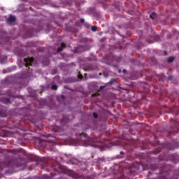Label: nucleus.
Instances as JSON below:
<instances>
[{
    "label": "nucleus",
    "instance_id": "ddd939ff",
    "mask_svg": "<svg viewBox=\"0 0 179 179\" xmlns=\"http://www.w3.org/2000/svg\"><path fill=\"white\" fill-rule=\"evenodd\" d=\"M65 43H62L61 46L56 50V52H61L65 48Z\"/></svg>",
    "mask_w": 179,
    "mask_h": 179
},
{
    "label": "nucleus",
    "instance_id": "dca6fc26",
    "mask_svg": "<svg viewBox=\"0 0 179 179\" xmlns=\"http://www.w3.org/2000/svg\"><path fill=\"white\" fill-rule=\"evenodd\" d=\"M156 17V13H152L151 15H150V19H155Z\"/></svg>",
    "mask_w": 179,
    "mask_h": 179
},
{
    "label": "nucleus",
    "instance_id": "f03ea898",
    "mask_svg": "<svg viewBox=\"0 0 179 179\" xmlns=\"http://www.w3.org/2000/svg\"><path fill=\"white\" fill-rule=\"evenodd\" d=\"M51 170H52L53 171H55V173H59V172H62V173H67L68 176L69 177H71V178L73 179H80L82 178V175H79V173L75 172V171L73 170H66V168H65V166L59 164H57L55 165V166H50Z\"/></svg>",
    "mask_w": 179,
    "mask_h": 179
},
{
    "label": "nucleus",
    "instance_id": "4468645a",
    "mask_svg": "<svg viewBox=\"0 0 179 179\" xmlns=\"http://www.w3.org/2000/svg\"><path fill=\"white\" fill-rule=\"evenodd\" d=\"M52 177H54V175H52L51 176L48 175H43L39 179H52Z\"/></svg>",
    "mask_w": 179,
    "mask_h": 179
},
{
    "label": "nucleus",
    "instance_id": "c9c22d12",
    "mask_svg": "<svg viewBox=\"0 0 179 179\" xmlns=\"http://www.w3.org/2000/svg\"><path fill=\"white\" fill-rule=\"evenodd\" d=\"M119 159H121V157H120Z\"/></svg>",
    "mask_w": 179,
    "mask_h": 179
},
{
    "label": "nucleus",
    "instance_id": "9d476101",
    "mask_svg": "<svg viewBox=\"0 0 179 179\" xmlns=\"http://www.w3.org/2000/svg\"><path fill=\"white\" fill-rule=\"evenodd\" d=\"M0 101L3 104H10V99H9V98H6V97L0 98Z\"/></svg>",
    "mask_w": 179,
    "mask_h": 179
},
{
    "label": "nucleus",
    "instance_id": "5701e85b",
    "mask_svg": "<svg viewBox=\"0 0 179 179\" xmlns=\"http://www.w3.org/2000/svg\"><path fill=\"white\" fill-rule=\"evenodd\" d=\"M44 65H48L50 64V60L49 59H46L45 62H43Z\"/></svg>",
    "mask_w": 179,
    "mask_h": 179
},
{
    "label": "nucleus",
    "instance_id": "20e7f679",
    "mask_svg": "<svg viewBox=\"0 0 179 179\" xmlns=\"http://www.w3.org/2000/svg\"><path fill=\"white\" fill-rule=\"evenodd\" d=\"M34 61V58L33 57L25 58L24 59V65L27 68H29V66H31Z\"/></svg>",
    "mask_w": 179,
    "mask_h": 179
},
{
    "label": "nucleus",
    "instance_id": "39448f33",
    "mask_svg": "<svg viewBox=\"0 0 179 179\" xmlns=\"http://www.w3.org/2000/svg\"><path fill=\"white\" fill-rule=\"evenodd\" d=\"M29 110L27 108H22L19 110V115L23 117H29Z\"/></svg>",
    "mask_w": 179,
    "mask_h": 179
},
{
    "label": "nucleus",
    "instance_id": "6e6552de",
    "mask_svg": "<svg viewBox=\"0 0 179 179\" xmlns=\"http://www.w3.org/2000/svg\"><path fill=\"white\" fill-rule=\"evenodd\" d=\"M16 92V90L10 89L8 91L6 92V94L7 96H8V97H17L15 95V93Z\"/></svg>",
    "mask_w": 179,
    "mask_h": 179
},
{
    "label": "nucleus",
    "instance_id": "bb28decb",
    "mask_svg": "<svg viewBox=\"0 0 179 179\" xmlns=\"http://www.w3.org/2000/svg\"><path fill=\"white\" fill-rule=\"evenodd\" d=\"M61 99H63V100H65V96L62 95V96H61Z\"/></svg>",
    "mask_w": 179,
    "mask_h": 179
},
{
    "label": "nucleus",
    "instance_id": "f704fd0d",
    "mask_svg": "<svg viewBox=\"0 0 179 179\" xmlns=\"http://www.w3.org/2000/svg\"><path fill=\"white\" fill-rule=\"evenodd\" d=\"M33 96H34V97H36V94H34Z\"/></svg>",
    "mask_w": 179,
    "mask_h": 179
},
{
    "label": "nucleus",
    "instance_id": "f257e3e1",
    "mask_svg": "<svg viewBox=\"0 0 179 179\" xmlns=\"http://www.w3.org/2000/svg\"><path fill=\"white\" fill-rule=\"evenodd\" d=\"M79 138L77 139V143L82 146H93L96 147L97 142H100V139L97 137L90 138L87 134L81 133L76 134Z\"/></svg>",
    "mask_w": 179,
    "mask_h": 179
},
{
    "label": "nucleus",
    "instance_id": "423d86ee",
    "mask_svg": "<svg viewBox=\"0 0 179 179\" xmlns=\"http://www.w3.org/2000/svg\"><path fill=\"white\" fill-rule=\"evenodd\" d=\"M0 117H8V109L6 107L0 106Z\"/></svg>",
    "mask_w": 179,
    "mask_h": 179
},
{
    "label": "nucleus",
    "instance_id": "cd10ccee",
    "mask_svg": "<svg viewBox=\"0 0 179 179\" xmlns=\"http://www.w3.org/2000/svg\"><path fill=\"white\" fill-rule=\"evenodd\" d=\"M103 89H104V86H101V87H100V90H103Z\"/></svg>",
    "mask_w": 179,
    "mask_h": 179
},
{
    "label": "nucleus",
    "instance_id": "393cba45",
    "mask_svg": "<svg viewBox=\"0 0 179 179\" xmlns=\"http://www.w3.org/2000/svg\"><path fill=\"white\" fill-rule=\"evenodd\" d=\"M80 23H85V19L82 18L80 20Z\"/></svg>",
    "mask_w": 179,
    "mask_h": 179
},
{
    "label": "nucleus",
    "instance_id": "1a4fd4ad",
    "mask_svg": "<svg viewBox=\"0 0 179 179\" xmlns=\"http://www.w3.org/2000/svg\"><path fill=\"white\" fill-rule=\"evenodd\" d=\"M69 122V118L68 116H64L63 118L60 120L61 125L64 126L65 124Z\"/></svg>",
    "mask_w": 179,
    "mask_h": 179
},
{
    "label": "nucleus",
    "instance_id": "c756f323",
    "mask_svg": "<svg viewBox=\"0 0 179 179\" xmlns=\"http://www.w3.org/2000/svg\"><path fill=\"white\" fill-rule=\"evenodd\" d=\"M120 155H124V152H123V151H121V152H120Z\"/></svg>",
    "mask_w": 179,
    "mask_h": 179
},
{
    "label": "nucleus",
    "instance_id": "412c9836",
    "mask_svg": "<svg viewBox=\"0 0 179 179\" xmlns=\"http://www.w3.org/2000/svg\"><path fill=\"white\" fill-rule=\"evenodd\" d=\"M24 53H23V52H20L19 53H18V56L19 57H24Z\"/></svg>",
    "mask_w": 179,
    "mask_h": 179
},
{
    "label": "nucleus",
    "instance_id": "f8f14e48",
    "mask_svg": "<svg viewBox=\"0 0 179 179\" xmlns=\"http://www.w3.org/2000/svg\"><path fill=\"white\" fill-rule=\"evenodd\" d=\"M34 29H29L28 31H27V36L29 37H32V36H34Z\"/></svg>",
    "mask_w": 179,
    "mask_h": 179
},
{
    "label": "nucleus",
    "instance_id": "a878e982",
    "mask_svg": "<svg viewBox=\"0 0 179 179\" xmlns=\"http://www.w3.org/2000/svg\"><path fill=\"white\" fill-rule=\"evenodd\" d=\"M78 73H79V74H78V78H83V76H82V74H80V72H79Z\"/></svg>",
    "mask_w": 179,
    "mask_h": 179
},
{
    "label": "nucleus",
    "instance_id": "6ab92c4d",
    "mask_svg": "<svg viewBox=\"0 0 179 179\" xmlns=\"http://www.w3.org/2000/svg\"><path fill=\"white\" fill-rule=\"evenodd\" d=\"M173 61H174L173 57H170L169 58H168V62H173Z\"/></svg>",
    "mask_w": 179,
    "mask_h": 179
},
{
    "label": "nucleus",
    "instance_id": "a211bd4d",
    "mask_svg": "<svg viewBox=\"0 0 179 179\" xmlns=\"http://www.w3.org/2000/svg\"><path fill=\"white\" fill-rule=\"evenodd\" d=\"M91 30H92V31H96V30H97V27H96V26H92V27H91Z\"/></svg>",
    "mask_w": 179,
    "mask_h": 179
},
{
    "label": "nucleus",
    "instance_id": "4be33fe9",
    "mask_svg": "<svg viewBox=\"0 0 179 179\" xmlns=\"http://www.w3.org/2000/svg\"><path fill=\"white\" fill-rule=\"evenodd\" d=\"M115 79H112L108 83V85H113V83H114L115 82Z\"/></svg>",
    "mask_w": 179,
    "mask_h": 179
},
{
    "label": "nucleus",
    "instance_id": "aec40b11",
    "mask_svg": "<svg viewBox=\"0 0 179 179\" xmlns=\"http://www.w3.org/2000/svg\"><path fill=\"white\" fill-rule=\"evenodd\" d=\"M93 117H94V118H99V115L97 114V113L94 112Z\"/></svg>",
    "mask_w": 179,
    "mask_h": 179
},
{
    "label": "nucleus",
    "instance_id": "473e14b6",
    "mask_svg": "<svg viewBox=\"0 0 179 179\" xmlns=\"http://www.w3.org/2000/svg\"><path fill=\"white\" fill-rule=\"evenodd\" d=\"M118 73H121V70H118Z\"/></svg>",
    "mask_w": 179,
    "mask_h": 179
},
{
    "label": "nucleus",
    "instance_id": "c85d7f7f",
    "mask_svg": "<svg viewBox=\"0 0 179 179\" xmlns=\"http://www.w3.org/2000/svg\"><path fill=\"white\" fill-rule=\"evenodd\" d=\"M169 79H173V76H169Z\"/></svg>",
    "mask_w": 179,
    "mask_h": 179
},
{
    "label": "nucleus",
    "instance_id": "72a5a7b5",
    "mask_svg": "<svg viewBox=\"0 0 179 179\" xmlns=\"http://www.w3.org/2000/svg\"><path fill=\"white\" fill-rule=\"evenodd\" d=\"M35 31H40V29H38V30H36Z\"/></svg>",
    "mask_w": 179,
    "mask_h": 179
},
{
    "label": "nucleus",
    "instance_id": "7ed1b4c3",
    "mask_svg": "<svg viewBox=\"0 0 179 179\" xmlns=\"http://www.w3.org/2000/svg\"><path fill=\"white\" fill-rule=\"evenodd\" d=\"M22 159H11L8 161V162H0V171H2L5 167H8L9 169H13V167H20L22 166Z\"/></svg>",
    "mask_w": 179,
    "mask_h": 179
},
{
    "label": "nucleus",
    "instance_id": "2f4dec72",
    "mask_svg": "<svg viewBox=\"0 0 179 179\" xmlns=\"http://www.w3.org/2000/svg\"><path fill=\"white\" fill-rule=\"evenodd\" d=\"M84 41H87V38H84Z\"/></svg>",
    "mask_w": 179,
    "mask_h": 179
},
{
    "label": "nucleus",
    "instance_id": "7c9ffc66",
    "mask_svg": "<svg viewBox=\"0 0 179 179\" xmlns=\"http://www.w3.org/2000/svg\"><path fill=\"white\" fill-rule=\"evenodd\" d=\"M125 72H127V70L124 69L123 73H125Z\"/></svg>",
    "mask_w": 179,
    "mask_h": 179
},
{
    "label": "nucleus",
    "instance_id": "b1692460",
    "mask_svg": "<svg viewBox=\"0 0 179 179\" xmlns=\"http://www.w3.org/2000/svg\"><path fill=\"white\" fill-rule=\"evenodd\" d=\"M47 167H48V164L45 163V166H43L42 169H47Z\"/></svg>",
    "mask_w": 179,
    "mask_h": 179
},
{
    "label": "nucleus",
    "instance_id": "f3484780",
    "mask_svg": "<svg viewBox=\"0 0 179 179\" xmlns=\"http://www.w3.org/2000/svg\"><path fill=\"white\" fill-rule=\"evenodd\" d=\"M51 89L52 90H57V89H58V86H57V85H52L51 86Z\"/></svg>",
    "mask_w": 179,
    "mask_h": 179
},
{
    "label": "nucleus",
    "instance_id": "2eb2a0df",
    "mask_svg": "<svg viewBox=\"0 0 179 179\" xmlns=\"http://www.w3.org/2000/svg\"><path fill=\"white\" fill-rule=\"evenodd\" d=\"M94 69L93 68V66L92 64L87 65V68L85 69V71H93Z\"/></svg>",
    "mask_w": 179,
    "mask_h": 179
},
{
    "label": "nucleus",
    "instance_id": "e433bc0d",
    "mask_svg": "<svg viewBox=\"0 0 179 179\" xmlns=\"http://www.w3.org/2000/svg\"><path fill=\"white\" fill-rule=\"evenodd\" d=\"M164 179H166V178H164Z\"/></svg>",
    "mask_w": 179,
    "mask_h": 179
},
{
    "label": "nucleus",
    "instance_id": "0eeeda50",
    "mask_svg": "<svg viewBox=\"0 0 179 179\" xmlns=\"http://www.w3.org/2000/svg\"><path fill=\"white\" fill-rule=\"evenodd\" d=\"M83 51H85V47L78 46V47L74 48L73 53L74 54H79V52H83Z\"/></svg>",
    "mask_w": 179,
    "mask_h": 179
},
{
    "label": "nucleus",
    "instance_id": "9b49d317",
    "mask_svg": "<svg viewBox=\"0 0 179 179\" xmlns=\"http://www.w3.org/2000/svg\"><path fill=\"white\" fill-rule=\"evenodd\" d=\"M7 22L8 23H13V22H16V17L15 16H11L7 19Z\"/></svg>",
    "mask_w": 179,
    "mask_h": 179
}]
</instances>
